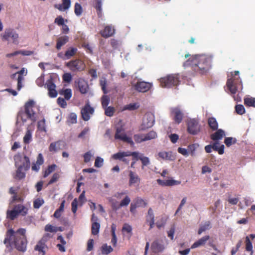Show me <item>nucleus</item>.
<instances>
[{"label": "nucleus", "mask_w": 255, "mask_h": 255, "mask_svg": "<svg viewBox=\"0 0 255 255\" xmlns=\"http://www.w3.org/2000/svg\"><path fill=\"white\" fill-rule=\"evenodd\" d=\"M26 232L24 228H19L16 231L12 229L7 230L3 243L6 247L13 246L18 251L24 253L28 244Z\"/></svg>", "instance_id": "1"}, {"label": "nucleus", "mask_w": 255, "mask_h": 255, "mask_svg": "<svg viewBox=\"0 0 255 255\" xmlns=\"http://www.w3.org/2000/svg\"><path fill=\"white\" fill-rule=\"evenodd\" d=\"M212 57L206 54L192 55L183 64L186 68L191 67L195 74H207L212 67Z\"/></svg>", "instance_id": "2"}, {"label": "nucleus", "mask_w": 255, "mask_h": 255, "mask_svg": "<svg viewBox=\"0 0 255 255\" xmlns=\"http://www.w3.org/2000/svg\"><path fill=\"white\" fill-rule=\"evenodd\" d=\"M34 106V102L29 100L24 105V111L18 113V116L21 118L22 122H25L27 119H30L32 123L36 121V114L33 110Z\"/></svg>", "instance_id": "3"}, {"label": "nucleus", "mask_w": 255, "mask_h": 255, "mask_svg": "<svg viewBox=\"0 0 255 255\" xmlns=\"http://www.w3.org/2000/svg\"><path fill=\"white\" fill-rule=\"evenodd\" d=\"M160 85L162 88H169L177 86L180 82L178 74H169L159 80Z\"/></svg>", "instance_id": "4"}, {"label": "nucleus", "mask_w": 255, "mask_h": 255, "mask_svg": "<svg viewBox=\"0 0 255 255\" xmlns=\"http://www.w3.org/2000/svg\"><path fill=\"white\" fill-rule=\"evenodd\" d=\"M28 209L22 204L14 205L11 210L6 211V217L10 220H14L19 215L25 216L27 214Z\"/></svg>", "instance_id": "5"}, {"label": "nucleus", "mask_w": 255, "mask_h": 255, "mask_svg": "<svg viewBox=\"0 0 255 255\" xmlns=\"http://www.w3.org/2000/svg\"><path fill=\"white\" fill-rule=\"evenodd\" d=\"M66 66L73 72L77 73L83 71L86 68L83 61L79 59L72 60L66 63Z\"/></svg>", "instance_id": "6"}, {"label": "nucleus", "mask_w": 255, "mask_h": 255, "mask_svg": "<svg viewBox=\"0 0 255 255\" xmlns=\"http://www.w3.org/2000/svg\"><path fill=\"white\" fill-rule=\"evenodd\" d=\"M13 160L15 167H24L25 170H28L30 168V162L27 156L18 153L13 156Z\"/></svg>", "instance_id": "7"}, {"label": "nucleus", "mask_w": 255, "mask_h": 255, "mask_svg": "<svg viewBox=\"0 0 255 255\" xmlns=\"http://www.w3.org/2000/svg\"><path fill=\"white\" fill-rule=\"evenodd\" d=\"M188 133L192 135H197L201 131V125L199 122L196 119L189 120L187 123Z\"/></svg>", "instance_id": "8"}, {"label": "nucleus", "mask_w": 255, "mask_h": 255, "mask_svg": "<svg viewBox=\"0 0 255 255\" xmlns=\"http://www.w3.org/2000/svg\"><path fill=\"white\" fill-rule=\"evenodd\" d=\"M3 41H8L11 38L12 42L15 44H18V34L13 30L10 28L6 29L3 33L1 34Z\"/></svg>", "instance_id": "9"}, {"label": "nucleus", "mask_w": 255, "mask_h": 255, "mask_svg": "<svg viewBox=\"0 0 255 255\" xmlns=\"http://www.w3.org/2000/svg\"><path fill=\"white\" fill-rule=\"evenodd\" d=\"M95 109L91 107L89 102H88L81 110V114L82 119L84 121H88L91 118V116L94 113Z\"/></svg>", "instance_id": "10"}, {"label": "nucleus", "mask_w": 255, "mask_h": 255, "mask_svg": "<svg viewBox=\"0 0 255 255\" xmlns=\"http://www.w3.org/2000/svg\"><path fill=\"white\" fill-rule=\"evenodd\" d=\"M115 138L128 143L131 145H133L134 144V142H133L132 138L130 137H128L126 135L124 131L123 128H117Z\"/></svg>", "instance_id": "11"}, {"label": "nucleus", "mask_w": 255, "mask_h": 255, "mask_svg": "<svg viewBox=\"0 0 255 255\" xmlns=\"http://www.w3.org/2000/svg\"><path fill=\"white\" fill-rule=\"evenodd\" d=\"M147 202L140 197H137L135 199L134 203H132L130 206V212L132 214H134L136 209L137 207H145L147 206Z\"/></svg>", "instance_id": "12"}, {"label": "nucleus", "mask_w": 255, "mask_h": 255, "mask_svg": "<svg viewBox=\"0 0 255 255\" xmlns=\"http://www.w3.org/2000/svg\"><path fill=\"white\" fill-rule=\"evenodd\" d=\"M45 86L48 91L49 97L55 98L57 96V92L56 90V85L54 83L52 78L46 81Z\"/></svg>", "instance_id": "13"}, {"label": "nucleus", "mask_w": 255, "mask_h": 255, "mask_svg": "<svg viewBox=\"0 0 255 255\" xmlns=\"http://www.w3.org/2000/svg\"><path fill=\"white\" fill-rule=\"evenodd\" d=\"M234 75L232 73L233 77L228 79L226 85L232 94H235L237 91V88L236 86V82L235 81V78L234 77L235 76L238 75L239 71H235L234 72Z\"/></svg>", "instance_id": "14"}, {"label": "nucleus", "mask_w": 255, "mask_h": 255, "mask_svg": "<svg viewBox=\"0 0 255 255\" xmlns=\"http://www.w3.org/2000/svg\"><path fill=\"white\" fill-rule=\"evenodd\" d=\"M171 114L173 116V121L176 124H179L182 122L184 114L179 108H172L171 111Z\"/></svg>", "instance_id": "15"}, {"label": "nucleus", "mask_w": 255, "mask_h": 255, "mask_svg": "<svg viewBox=\"0 0 255 255\" xmlns=\"http://www.w3.org/2000/svg\"><path fill=\"white\" fill-rule=\"evenodd\" d=\"M152 86V84L144 81H138L134 84L135 90L139 92H146L148 91Z\"/></svg>", "instance_id": "16"}, {"label": "nucleus", "mask_w": 255, "mask_h": 255, "mask_svg": "<svg viewBox=\"0 0 255 255\" xmlns=\"http://www.w3.org/2000/svg\"><path fill=\"white\" fill-rule=\"evenodd\" d=\"M135 155H132V159H135V160H140L142 163L141 168L144 169V166L150 164V160L148 157L144 156L143 154L139 153L138 152L134 151Z\"/></svg>", "instance_id": "17"}, {"label": "nucleus", "mask_w": 255, "mask_h": 255, "mask_svg": "<svg viewBox=\"0 0 255 255\" xmlns=\"http://www.w3.org/2000/svg\"><path fill=\"white\" fill-rule=\"evenodd\" d=\"M154 120L151 116L147 115L143 120L142 123L141 125L140 129L144 130L148 128H151L154 124Z\"/></svg>", "instance_id": "18"}, {"label": "nucleus", "mask_w": 255, "mask_h": 255, "mask_svg": "<svg viewBox=\"0 0 255 255\" xmlns=\"http://www.w3.org/2000/svg\"><path fill=\"white\" fill-rule=\"evenodd\" d=\"M79 91L82 94L87 93L89 90L88 83L83 79L80 78L76 82Z\"/></svg>", "instance_id": "19"}, {"label": "nucleus", "mask_w": 255, "mask_h": 255, "mask_svg": "<svg viewBox=\"0 0 255 255\" xmlns=\"http://www.w3.org/2000/svg\"><path fill=\"white\" fill-rule=\"evenodd\" d=\"M115 33V29L112 25L106 26L104 29L100 32L102 36L106 38L112 36Z\"/></svg>", "instance_id": "20"}, {"label": "nucleus", "mask_w": 255, "mask_h": 255, "mask_svg": "<svg viewBox=\"0 0 255 255\" xmlns=\"http://www.w3.org/2000/svg\"><path fill=\"white\" fill-rule=\"evenodd\" d=\"M45 240L44 239H40L37 243L36 245L34 247V250L41 253L42 255H45L46 250L48 249L47 246L46 245Z\"/></svg>", "instance_id": "21"}, {"label": "nucleus", "mask_w": 255, "mask_h": 255, "mask_svg": "<svg viewBox=\"0 0 255 255\" xmlns=\"http://www.w3.org/2000/svg\"><path fill=\"white\" fill-rule=\"evenodd\" d=\"M136 153L133 152L131 151H123V152H119L117 153L114 154L112 155V157L113 159L115 160H121L123 159L124 157L127 156H129L132 155H135Z\"/></svg>", "instance_id": "22"}, {"label": "nucleus", "mask_w": 255, "mask_h": 255, "mask_svg": "<svg viewBox=\"0 0 255 255\" xmlns=\"http://www.w3.org/2000/svg\"><path fill=\"white\" fill-rule=\"evenodd\" d=\"M129 172V185L131 186L135 184H139L140 183V179L137 174L130 170Z\"/></svg>", "instance_id": "23"}, {"label": "nucleus", "mask_w": 255, "mask_h": 255, "mask_svg": "<svg viewBox=\"0 0 255 255\" xmlns=\"http://www.w3.org/2000/svg\"><path fill=\"white\" fill-rule=\"evenodd\" d=\"M65 146V143L62 140H58L55 142H53L50 143L49 146V150L50 152H56L59 149H61V146Z\"/></svg>", "instance_id": "24"}, {"label": "nucleus", "mask_w": 255, "mask_h": 255, "mask_svg": "<svg viewBox=\"0 0 255 255\" xmlns=\"http://www.w3.org/2000/svg\"><path fill=\"white\" fill-rule=\"evenodd\" d=\"M151 248L153 253H158L163 252L165 248L158 241H155L152 243Z\"/></svg>", "instance_id": "25"}, {"label": "nucleus", "mask_w": 255, "mask_h": 255, "mask_svg": "<svg viewBox=\"0 0 255 255\" xmlns=\"http://www.w3.org/2000/svg\"><path fill=\"white\" fill-rule=\"evenodd\" d=\"M17 169L15 171V175L13 177L15 179L21 180L25 177V172L27 170H25L24 167L19 166L16 167Z\"/></svg>", "instance_id": "26"}, {"label": "nucleus", "mask_w": 255, "mask_h": 255, "mask_svg": "<svg viewBox=\"0 0 255 255\" xmlns=\"http://www.w3.org/2000/svg\"><path fill=\"white\" fill-rule=\"evenodd\" d=\"M225 136L224 130L222 129H217L216 131L210 135L211 138L215 141L221 140L223 137Z\"/></svg>", "instance_id": "27"}, {"label": "nucleus", "mask_w": 255, "mask_h": 255, "mask_svg": "<svg viewBox=\"0 0 255 255\" xmlns=\"http://www.w3.org/2000/svg\"><path fill=\"white\" fill-rule=\"evenodd\" d=\"M61 4H56L54 7L60 11H64L68 9L71 5L70 0H62Z\"/></svg>", "instance_id": "28"}, {"label": "nucleus", "mask_w": 255, "mask_h": 255, "mask_svg": "<svg viewBox=\"0 0 255 255\" xmlns=\"http://www.w3.org/2000/svg\"><path fill=\"white\" fill-rule=\"evenodd\" d=\"M210 239L209 236H205L195 242L192 246L191 249H195L205 245L207 241Z\"/></svg>", "instance_id": "29"}, {"label": "nucleus", "mask_w": 255, "mask_h": 255, "mask_svg": "<svg viewBox=\"0 0 255 255\" xmlns=\"http://www.w3.org/2000/svg\"><path fill=\"white\" fill-rule=\"evenodd\" d=\"M69 41V37L66 35L62 36L57 39L56 48L57 50H60L61 47L67 43Z\"/></svg>", "instance_id": "30"}, {"label": "nucleus", "mask_w": 255, "mask_h": 255, "mask_svg": "<svg viewBox=\"0 0 255 255\" xmlns=\"http://www.w3.org/2000/svg\"><path fill=\"white\" fill-rule=\"evenodd\" d=\"M24 68H22L20 71L16 72L17 74H18L17 89L18 91H19L22 87V81L24 79L22 75L24 74Z\"/></svg>", "instance_id": "31"}, {"label": "nucleus", "mask_w": 255, "mask_h": 255, "mask_svg": "<svg viewBox=\"0 0 255 255\" xmlns=\"http://www.w3.org/2000/svg\"><path fill=\"white\" fill-rule=\"evenodd\" d=\"M207 123L209 127L212 130L215 131L218 129V123L215 118L211 117L208 118Z\"/></svg>", "instance_id": "32"}, {"label": "nucleus", "mask_w": 255, "mask_h": 255, "mask_svg": "<svg viewBox=\"0 0 255 255\" xmlns=\"http://www.w3.org/2000/svg\"><path fill=\"white\" fill-rule=\"evenodd\" d=\"M77 51V48L75 47H69L65 52L64 57L68 59L75 55Z\"/></svg>", "instance_id": "33"}, {"label": "nucleus", "mask_w": 255, "mask_h": 255, "mask_svg": "<svg viewBox=\"0 0 255 255\" xmlns=\"http://www.w3.org/2000/svg\"><path fill=\"white\" fill-rule=\"evenodd\" d=\"M220 144L218 141H215L213 143V150L217 151L219 154H223L224 153L225 146L222 144L219 146Z\"/></svg>", "instance_id": "34"}, {"label": "nucleus", "mask_w": 255, "mask_h": 255, "mask_svg": "<svg viewBox=\"0 0 255 255\" xmlns=\"http://www.w3.org/2000/svg\"><path fill=\"white\" fill-rule=\"evenodd\" d=\"M59 93L64 97V99L69 100L72 96V91L70 89H66L59 91Z\"/></svg>", "instance_id": "35"}, {"label": "nucleus", "mask_w": 255, "mask_h": 255, "mask_svg": "<svg viewBox=\"0 0 255 255\" xmlns=\"http://www.w3.org/2000/svg\"><path fill=\"white\" fill-rule=\"evenodd\" d=\"M101 250L102 255H107L113 251V249L111 246L105 244L102 246Z\"/></svg>", "instance_id": "36"}, {"label": "nucleus", "mask_w": 255, "mask_h": 255, "mask_svg": "<svg viewBox=\"0 0 255 255\" xmlns=\"http://www.w3.org/2000/svg\"><path fill=\"white\" fill-rule=\"evenodd\" d=\"M100 228V224L97 222H93L92 224L91 232L93 235H97L99 234Z\"/></svg>", "instance_id": "37"}, {"label": "nucleus", "mask_w": 255, "mask_h": 255, "mask_svg": "<svg viewBox=\"0 0 255 255\" xmlns=\"http://www.w3.org/2000/svg\"><path fill=\"white\" fill-rule=\"evenodd\" d=\"M116 226L115 224H113L111 226V232L112 238L111 240V243L114 246H116L117 244V239L116 235Z\"/></svg>", "instance_id": "38"}, {"label": "nucleus", "mask_w": 255, "mask_h": 255, "mask_svg": "<svg viewBox=\"0 0 255 255\" xmlns=\"http://www.w3.org/2000/svg\"><path fill=\"white\" fill-rule=\"evenodd\" d=\"M77 116L76 114L74 113H70L67 119V123L68 125H70L71 124H76L77 123Z\"/></svg>", "instance_id": "39"}, {"label": "nucleus", "mask_w": 255, "mask_h": 255, "mask_svg": "<svg viewBox=\"0 0 255 255\" xmlns=\"http://www.w3.org/2000/svg\"><path fill=\"white\" fill-rule=\"evenodd\" d=\"M22 198L20 196L18 195L17 193L14 194L9 200V207H11L15 202H22Z\"/></svg>", "instance_id": "40"}, {"label": "nucleus", "mask_w": 255, "mask_h": 255, "mask_svg": "<svg viewBox=\"0 0 255 255\" xmlns=\"http://www.w3.org/2000/svg\"><path fill=\"white\" fill-rule=\"evenodd\" d=\"M211 228V223L210 221L206 222L203 225H201L198 230V234L201 235L203 232L209 230Z\"/></svg>", "instance_id": "41"}, {"label": "nucleus", "mask_w": 255, "mask_h": 255, "mask_svg": "<svg viewBox=\"0 0 255 255\" xmlns=\"http://www.w3.org/2000/svg\"><path fill=\"white\" fill-rule=\"evenodd\" d=\"M103 109L105 111V115L110 117L113 116L116 111L115 108L111 106L106 107V108H104Z\"/></svg>", "instance_id": "42"}, {"label": "nucleus", "mask_w": 255, "mask_h": 255, "mask_svg": "<svg viewBox=\"0 0 255 255\" xmlns=\"http://www.w3.org/2000/svg\"><path fill=\"white\" fill-rule=\"evenodd\" d=\"M246 250L248 252H251V255H253V245L251 243L250 238L248 236L246 237Z\"/></svg>", "instance_id": "43"}, {"label": "nucleus", "mask_w": 255, "mask_h": 255, "mask_svg": "<svg viewBox=\"0 0 255 255\" xmlns=\"http://www.w3.org/2000/svg\"><path fill=\"white\" fill-rule=\"evenodd\" d=\"M244 104L246 106L255 107V98L253 97L245 98Z\"/></svg>", "instance_id": "44"}, {"label": "nucleus", "mask_w": 255, "mask_h": 255, "mask_svg": "<svg viewBox=\"0 0 255 255\" xmlns=\"http://www.w3.org/2000/svg\"><path fill=\"white\" fill-rule=\"evenodd\" d=\"M101 104L103 108L108 107L110 103V98L109 96L105 94L101 97Z\"/></svg>", "instance_id": "45"}, {"label": "nucleus", "mask_w": 255, "mask_h": 255, "mask_svg": "<svg viewBox=\"0 0 255 255\" xmlns=\"http://www.w3.org/2000/svg\"><path fill=\"white\" fill-rule=\"evenodd\" d=\"M100 85L104 94H107L108 92L106 89L107 81L105 78H102L100 80Z\"/></svg>", "instance_id": "46"}, {"label": "nucleus", "mask_w": 255, "mask_h": 255, "mask_svg": "<svg viewBox=\"0 0 255 255\" xmlns=\"http://www.w3.org/2000/svg\"><path fill=\"white\" fill-rule=\"evenodd\" d=\"M56 165L54 164H52L48 166L47 168L45 170L43 174V177L46 178L51 173L53 172L55 168Z\"/></svg>", "instance_id": "47"}, {"label": "nucleus", "mask_w": 255, "mask_h": 255, "mask_svg": "<svg viewBox=\"0 0 255 255\" xmlns=\"http://www.w3.org/2000/svg\"><path fill=\"white\" fill-rule=\"evenodd\" d=\"M158 156L162 159L166 160H170L171 159V152H168L166 151H161L159 152L158 154Z\"/></svg>", "instance_id": "48"}, {"label": "nucleus", "mask_w": 255, "mask_h": 255, "mask_svg": "<svg viewBox=\"0 0 255 255\" xmlns=\"http://www.w3.org/2000/svg\"><path fill=\"white\" fill-rule=\"evenodd\" d=\"M145 141L154 139L157 137L156 132L153 130L150 131L147 133L144 134Z\"/></svg>", "instance_id": "49"}, {"label": "nucleus", "mask_w": 255, "mask_h": 255, "mask_svg": "<svg viewBox=\"0 0 255 255\" xmlns=\"http://www.w3.org/2000/svg\"><path fill=\"white\" fill-rule=\"evenodd\" d=\"M32 138V134L30 130H27L23 137V142L25 144H28Z\"/></svg>", "instance_id": "50"}, {"label": "nucleus", "mask_w": 255, "mask_h": 255, "mask_svg": "<svg viewBox=\"0 0 255 255\" xmlns=\"http://www.w3.org/2000/svg\"><path fill=\"white\" fill-rule=\"evenodd\" d=\"M236 139L232 137H226L224 140V143L228 147L230 146L232 144L236 143Z\"/></svg>", "instance_id": "51"}, {"label": "nucleus", "mask_w": 255, "mask_h": 255, "mask_svg": "<svg viewBox=\"0 0 255 255\" xmlns=\"http://www.w3.org/2000/svg\"><path fill=\"white\" fill-rule=\"evenodd\" d=\"M166 183H167V186H172L174 185H177L181 184L180 181L175 180L172 178L166 180Z\"/></svg>", "instance_id": "52"}, {"label": "nucleus", "mask_w": 255, "mask_h": 255, "mask_svg": "<svg viewBox=\"0 0 255 255\" xmlns=\"http://www.w3.org/2000/svg\"><path fill=\"white\" fill-rule=\"evenodd\" d=\"M198 146L197 144H192L188 146V151L191 155L194 156L195 155V151Z\"/></svg>", "instance_id": "53"}, {"label": "nucleus", "mask_w": 255, "mask_h": 255, "mask_svg": "<svg viewBox=\"0 0 255 255\" xmlns=\"http://www.w3.org/2000/svg\"><path fill=\"white\" fill-rule=\"evenodd\" d=\"M83 10L81 5L78 3H76L74 6V12L77 16H80L82 13Z\"/></svg>", "instance_id": "54"}, {"label": "nucleus", "mask_w": 255, "mask_h": 255, "mask_svg": "<svg viewBox=\"0 0 255 255\" xmlns=\"http://www.w3.org/2000/svg\"><path fill=\"white\" fill-rule=\"evenodd\" d=\"M44 200L42 199L37 198L33 201V207L35 209H38L44 204Z\"/></svg>", "instance_id": "55"}, {"label": "nucleus", "mask_w": 255, "mask_h": 255, "mask_svg": "<svg viewBox=\"0 0 255 255\" xmlns=\"http://www.w3.org/2000/svg\"><path fill=\"white\" fill-rule=\"evenodd\" d=\"M130 202V198L128 196H126L120 202V206L121 207H127Z\"/></svg>", "instance_id": "56"}, {"label": "nucleus", "mask_w": 255, "mask_h": 255, "mask_svg": "<svg viewBox=\"0 0 255 255\" xmlns=\"http://www.w3.org/2000/svg\"><path fill=\"white\" fill-rule=\"evenodd\" d=\"M144 134H134L133 138L136 143H140L142 141H145Z\"/></svg>", "instance_id": "57"}, {"label": "nucleus", "mask_w": 255, "mask_h": 255, "mask_svg": "<svg viewBox=\"0 0 255 255\" xmlns=\"http://www.w3.org/2000/svg\"><path fill=\"white\" fill-rule=\"evenodd\" d=\"M37 128L40 131H46L45 119H43L38 122Z\"/></svg>", "instance_id": "58"}, {"label": "nucleus", "mask_w": 255, "mask_h": 255, "mask_svg": "<svg viewBox=\"0 0 255 255\" xmlns=\"http://www.w3.org/2000/svg\"><path fill=\"white\" fill-rule=\"evenodd\" d=\"M138 106L136 103H130L128 105L125 106L124 108L125 110L132 111L138 109Z\"/></svg>", "instance_id": "59"}, {"label": "nucleus", "mask_w": 255, "mask_h": 255, "mask_svg": "<svg viewBox=\"0 0 255 255\" xmlns=\"http://www.w3.org/2000/svg\"><path fill=\"white\" fill-rule=\"evenodd\" d=\"M236 113L239 115H243L245 113V109L242 105H238L235 107Z\"/></svg>", "instance_id": "60"}, {"label": "nucleus", "mask_w": 255, "mask_h": 255, "mask_svg": "<svg viewBox=\"0 0 255 255\" xmlns=\"http://www.w3.org/2000/svg\"><path fill=\"white\" fill-rule=\"evenodd\" d=\"M45 231L46 232H49L51 233L56 232L58 231L57 227H55L51 225L47 224L45 226Z\"/></svg>", "instance_id": "61"}, {"label": "nucleus", "mask_w": 255, "mask_h": 255, "mask_svg": "<svg viewBox=\"0 0 255 255\" xmlns=\"http://www.w3.org/2000/svg\"><path fill=\"white\" fill-rule=\"evenodd\" d=\"M65 22L64 18L61 15L57 16L54 20V23L59 26L64 25Z\"/></svg>", "instance_id": "62"}, {"label": "nucleus", "mask_w": 255, "mask_h": 255, "mask_svg": "<svg viewBox=\"0 0 255 255\" xmlns=\"http://www.w3.org/2000/svg\"><path fill=\"white\" fill-rule=\"evenodd\" d=\"M60 178V175L57 173H55L52 176V178L48 183V185L52 184L57 182Z\"/></svg>", "instance_id": "63"}, {"label": "nucleus", "mask_w": 255, "mask_h": 255, "mask_svg": "<svg viewBox=\"0 0 255 255\" xmlns=\"http://www.w3.org/2000/svg\"><path fill=\"white\" fill-rule=\"evenodd\" d=\"M151 220H154V216L153 211L152 209L151 208H150L148 210L147 215L146 216V221H148Z\"/></svg>", "instance_id": "64"}]
</instances>
